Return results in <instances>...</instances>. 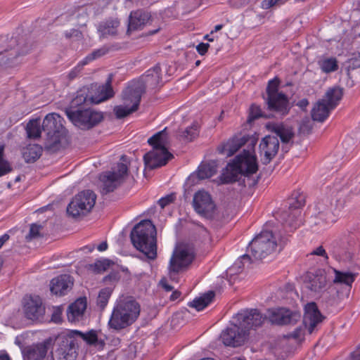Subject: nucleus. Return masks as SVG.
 Returning <instances> with one entry per match:
<instances>
[{"label":"nucleus","instance_id":"f257e3e1","mask_svg":"<svg viewBox=\"0 0 360 360\" xmlns=\"http://www.w3.org/2000/svg\"><path fill=\"white\" fill-rule=\"evenodd\" d=\"M258 139L257 134L241 136L243 146H246V148L243 150V155H237L233 162L227 165L219 176L221 184H229L238 181L239 174L250 176L256 173L258 165L257 158L252 153L255 152Z\"/></svg>","mask_w":360,"mask_h":360},{"label":"nucleus","instance_id":"f03ea898","mask_svg":"<svg viewBox=\"0 0 360 360\" xmlns=\"http://www.w3.org/2000/svg\"><path fill=\"white\" fill-rule=\"evenodd\" d=\"M130 238L134 247L147 259L157 258V231L150 220H143L137 224L130 233Z\"/></svg>","mask_w":360,"mask_h":360},{"label":"nucleus","instance_id":"7ed1b4c3","mask_svg":"<svg viewBox=\"0 0 360 360\" xmlns=\"http://www.w3.org/2000/svg\"><path fill=\"white\" fill-rule=\"evenodd\" d=\"M148 143L153 146V149L143 156L146 168L153 169L160 167L173 158L172 154L167 150L169 141L167 128L155 134L148 140Z\"/></svg>","mask_w":360,"mask_h":360},{"label":"nucleus","instance_id":"20e7f679","mask_svg":"<svg viewBox=\"0 0 360 360\" xmlns=\"http://www.w3.org/2000/svg\"><path fill=\"white\" fill-rule=\"evenodd\" d=\"M140 305L132 297L120 300L114 307L109 321L110 328L120 330L131 325L139 317Z\"/></svg>","mask_w":360,"mask_h":360},{"label":"nucleus","instance_id":"39448f33","mask_svg":"<svg viewBox=\"0 0 360 360\" xmlns=\"http://www.w3.org/2000/svg\"><path fill=\"white\" fill-rule=\"evenodd\" d=\"M35 46L34 41L24 37L12 38L8 47L0 53V68L17 65L25 56L34 50Z\"/></svg>","mask_w":360,"mask_h":360},{"label":"nucleus","instance_id":"423d86ee","mask_svg":"<svg viewBox=\"0 0 360 360\" xmlns=\"http://www.w3.org/2000/svg\"><path fill=\"white\" fill-rule=\"evenodd\" d=\"M287 239L277 236L271 231H265L257 235L249 244L248 250L251 251L252 256L255 259H261L266 257L276 250L277 247L280 250L286 244Z\"/></svg>","mask_w":360,"mask_h":360},{"label":"nucleus","instance_id":"0eeeda50","mask_svg":"<svg viewBox=\"0 0 360 360\" xmlns=\"http://www.w3.org/2000/svg\"><path fill=\"white\" fill-rule=\"evenodd\" d=\"M145 91L141 82L131 81L122 93L123 105L116 106L114 108L117 117L121 119L136 112L139 108L141 96Z\"/></svg>","mask_w":360,"mask_h":360},{"label":"nucleus","instance_id":"6e6552de","mask_svg":"<svg viewBox=\"0 0 360 360\" xmlns=\"http://www.w3.org/2000/svg\"><path fill=\"white\" fill-rule=\"evenodd\" d=\"M193 259L194 252L191 246L186 244L178 245L169 261V278L177 282V274L185 270L191 264Z\"/></svg>","mask_w":360,"mask_h":360},{"label":"nucleus","instance_id":"1a4fd4ad","mask_svg":"<svg viewBox=\"0 0 360 360\" xmlns=\"http://www.w3.org/2000/svg\"><path fill=\"white\" fill-rule=\"evenodd\" d=\"M324 316L321 314L315 302H310L304 307V314L303 316V327L296 328L289 335L294 339H300L303 337L305 332L309 334L313 333L317 330L318 326L322 323Z\"/></svg>","mask_w":360,"mask_h":360},{"label":"nucleus","instance_id":"9d476101","mask_svg":"<svg viewBox=\"0 0 360 360\" xmlns=\"http://www.w3.org/2000/svg\"><path fill=\"white\" fill-rule=\"evenodd\" d=\"M67 117L75 127L82 130L91 129L103 120L102 112L91 108L74 111L70 110Z\"/></svg>","mask_w":360,"mask_h":360},{"label":"nucleus","instance_id":"9b49d317","mask_svg":"<svg viewBox=\"0 0 360 360\" xmlns=\"http://www.w3.org/2000/svg\"><path fill=\"white\" fill-rule=\"evenodd\" d=\"M96 195L91 190H86L77 194L67 207V213L72 218L84 217L94 207Z\"/></svg>","mask_w":360,"mask_h":360},{"label":"nucleus","instance_id":"f8f14e48","mask_svg":"<svg viewBox=\"0 0 360 360\" xmlns=\"http://www.w3.org/2000/svg\"><path fill=\"white\" fill-rule=\"evenodd\" d=\"M120 160L122 162L117 165L116 171L105 172L100 175L99 179L101 183L100 187L102 194H107L116 189L128 175V167L126 155H122Z\"/></svg>","mask_w":360,"mask_h":360},{"label":"nucleus","instance_id":"ddd939ff","mask_svg":"<svg viewBox=\"0 0 360 360\" xmlns=\"http://www.w3.org/2000/svg\"><path fill=\"white\" fill-rule=\"evenodd\" d=\"M62 120L58 114L53 112L48 114L43 120L42 129L48 137L45 148L48 150H55L60 144V134L63 129Z\"/></svg>","mask_w":360,"mask_h":360},{"label":"nucleus","instance_id":"4468645a","mask_svg":"<svg viewBox=\"0 0 360 360\" xmlns=\"http://www.w3.org/2000/svg\"><path fill=\"white\" fill-rule=\"evenodd\" d=\"M329 252L336 260L352 262L357 252L356 240L352 236L335 240L330 244Z\"/></svg>","mask_w":360,"mask_h":360},{"label":"nucleus","instance_id":"2eb2a0df","mask_svg":"<svg viewBox=\"0 0 360 360\" xmlns=\"http://www.w3.org/2000/svg\"><path fill=\"white\" fill-rule=\"evenodd\" d=\"M56 342L58 360H76L79 346L71 330L59 334L56 338Z\"/></svg>","mask_w":360,"mask_h":360},{"label":"nucleus","instance_id":"dca6fc26","mask_svg":"<svg viewBox=\"0 0 360 360\" xmlns=\"http://www.w3.org/2000/svg\"><path fill=\"white\" fill-rule=\"evenodd\" d=\"M335 278L334 284H344L345 286L340 289H336L335 294L328 300L330 305H335L345 297H348L350 293L352 284L355 280L356 274L351 272H345L334 269Z\"/></svg>","mask_w":360,"mask_h":360},{"label":"nucleus","instance_id":"f3484780","mask_svg":"<svg viewBox=\"0 0 360 360\" xmlns=\"http://www.w3.org/2000/svg\"><path fill=\"white\" fill-rule=\"evenodd\" d=\"M248 336L247 330L242 328L238 322L224 330L220 335V339L226 346L236 347L243 345Z\"/></svg>","mask_w":360,"mask_h":360},{"label":"nucleus","instance_id":"a211bd4d","mask_svg":"<svg viewBox=\"0 0 360 360\" xmlns=\"http://www.w3.org/2000/svg\"><path fill=\"white\" fill-rule=\"evenodd\" d=\"M304 285L313 296H319L323 292L326 284V274L323 269H316L314 272H307L304 276Z\"/></svg>","mask_w":360,"mask_h":360},{"label":"nucleus","instance_id":"6ab92c4d","mask_svg":"<svg viewBox=\"0 0 360 360\" xmlns=\"http://www.w3.org/2000/svg\"><path fill=\"white\" fill-rule=\"evenodd\" d=\"M266 319V315H263L256 309L243 311L236 315L237 322L242 328L247 330L248 333L250 330H256L261 327Z\"/></svg>","mask_w":360,"mask_h":360},{"label":"nucleus","instance_id":"aec40b11","mask_svg":"<svg viewBox=\"0 0 360 360\" xmlns=\"http://www.w3.org/2000/svg\"><path fill=\"white\" fill-rule=\"evenodd\" d=\"M195 210L200 215L211 219L215 212V204L211 195L205 191H199L195 193L193 200Z\"/></svg>","mask_w":360,"mask_h":360},{"label":"nucleus","instance_id":"412c9836","mask_svg":"<svg viewBox=\"0 0 360 360\" xmlns=\"http://www.w3.org/2000/svg\"><path fill=\"white\" fill-rule=\"evenodd\" d=\"M264 99L269 112L272 113V117H281L288 114L290 105L285 94H281L276 96H271L270 98L264 96Z\"/></svg>","mask_w":360,"mask_h":360},{"label":"nucleus","instance_id":"4be33fe9","mask_svg":"<svg viewBox=\"0 0 360 360\" xmlns=\"http://www.w3.org/2000/svg\"><path fill=\"white\" fill-rule=\"evenodd\" d=\"M266 316L272 323L278 325L294 324L301 318L297 311L285 308L269 309Z\"/></svg>","mask_w":360,"mask_h":360},{"label":"nucleus","instance_id":"5701e85b","mask_svg":"<svg viewBox=\"0 0 360 360\" xmlns=\"http://www.w3.org/2000/svg\"><path fill=\"white\" fill-rule=\"evenodd\" d=\"M278 149L279 141L276 136L268 135L264 137L259 144L262 163L268 165L276 157Z\"/></svg>","mask_w":360,"mask_h":360},{"label":"nucleus","instance_id":"b1692460","mask_svg":"<svg viewBox=\"0 0 360 360\" xmlns=\"http://www.w3.org/2000/svg\"><path fill=\"white\" fill-rule=\"evenodd\" d=\"M111 76H110L105 84H92L89 86L91 95L90 103L98 104L113 96L114 92L111 86Z\"/></svg>","mask_w":360,"mask_h":360},{"label":"nucleus","instance_id":"393cba45","mask_svg":"<svg viewBox=\"0 0 360 360\" xmlns=\"http://www.w3.org/2000/svg\"><path fill=\"white\" fill-rule=\"evenodd\" d=\"M151 20L149 12L138 9L130 13L129 16L128 28L127 34H130L132 31L142 30Z\"/></svg>","mask_w":360,"mask_h":360},{"label":"nucleus","instance_id":"a878e982","mask_svg":"<svg viewBox=\"0 0 360 360\" xmlns=\"http://www.w3.org/2000/svg\"><path fill=\"white\" fill-rule=\"evenodd\" d=\"M51 343V339H47L43 342L27 346L22 350L24 360H43Z\"/></svg>","mask_w":360,"mask_h":360},{"label":"nucleus","instance_id":"bb28decb","mask_svg":"<svg viewBox=\"0 0 360 360\" xmlns=\"http://www.w3.org/2000/svg\"><path fill=\"white\" fill-rule=\"evenodd\" d=\"M44 311L45 309L39 297H30L25 300L24 312L27 319L37 320L44 315Z\"/></svg>","mask_w":360,"mask_h":360},{"label":"nucleus","instance_id":"cd10ccee","mask_svg":"<svg viewBox=\"0 0 360 360\" xmlns=\"http://www.w3.org/2000/svg\"><path fill=\"white\" fill-rule=\"evenodd\" d=\"M87 301L85 297L78 298L70 304L67 309L68 319L71 323L78 322L82 319L86 309Z\"/></svg>","mask_w":360,"mask_h":360},{"label":"nucleus","instance_id":"c85d7f7f","mask_svg":"<svg viewBox=\"0 0 360 360\" xmlns=\"http://www.w3.org/2000/svg\"><path fill=\"white\" fill-rule=\"evenodd\" d=\"M72 285L73 282L70 276L61 275L52 279L50 290L53 294L61 296L70 290Z\"/></svg>","mask_w":360,"mask_h":360},{"label":"nucleus","instance_id":"c756f323","mask_svg":"<svg viewBox=\"0 0 360 360\" xmlns=\"http://www.w3.org/2000/svg\"><path fill=\"white\" fill-rule=\"evenodd\" d=\"M90 97H91V95L90 94L89 87L84 86L77 91L76 96L72 98L70 106L66 108L65 110L66 116H68V112L70 110L74 111L84 109V108L82 106V105L90 103Z\"/></svg>","mask_w":360,"mask_h":360},{"label":"nucleus","instance_id":"7c9ffc66","mask_svg":"<svg viewBox=\"0 0 360 360\" xmlns=\"http://www.w3.org/2000/svg\"><path fill=\"white\" fill-rule=\"evenodd\" d=\"M267 129L278 136L283 143H288L294 137L295 133L291 127L283 124H268Z\"/></svg>","mask_w":360,"mask_h":360},{"label":"nucleus","instance_id":"2f4dec72","mask_svg":"<svg viewBox=\"0 0 360 360\" xmlns=\"http://www.w3.org/2000/svg\"><path fill=\"white\" fill-rule=\"evenodd\" d=\"M161 68L159 65H155L153 69L146 72L140 79L136 82H141L144 86V90L148 86L151 89H155L161 82Z\"/></svg>","mask_w":360,"mask_h":360},{"label":"nucleus","instance_id":"473e14b6","mask_svg":"<svg viewBox=\"0 0 360 360\" xmlns=\"http://www.w3.org/2000/svg\"><path fill=\"white\" fill-rule=\"evenodd\" d=\"M243 146V142L241 140V136H234L226 142L221 143L217 147V151L219 153L224 155L226 157H231Z\"/></svg>","mask_w":360,"mask_h":360},{"label":"nucleus","instance_id":"72a5a7b5","mask_svg":"<svg viewBox=\"0 0 360 360\" xmlns=\"http://www.w3.org/2000/svg\"><path fill=\"white\" fill-rule=\"evenodd\" d=\"M333 109L325 103V100L318 101L314 105L311 115L314 121L323 122L329 115Z\"/></svg>","mask_w":360,"mask_h":360},{"label":"nucleus","instance_id":"f704fd0d","mask_svg":"<svg viewBox=\"0 0 360 360\" xmlns=\"http://www.w3.org/2000/svg\"><path fill=\"white\" fill-rule=\"evenodd\" d=\"M120 25L118 19H109L106 21L101 22L98 27L101 37H108L115 36L117 34V28Z\"/></svg>","mask_w":360,"mask_h":360},{"label":"nucleus","instance_id":"c9c22d12","mask_svg":"<svg viewBox=\"0 0 360 360\" xmlns=\"http://www.w3.org/2000/svg\"><path fill=\"white\" fill-rule=\"evenodd\" d=\"M343 96V89L340 86L330 88L326 92L322 100H325L333 110L339 104Z\"/></svg>","mask_w":360,"mask_h":360},{"label":"nucleus","instance_id":"e433bc0d","mask_svg":"<svg viewBox=\"0 0 360 360\" xmlns=\"http://www.w3.org/2000/svg\"><path fill=\"white\" fill-rule=\"evenodd\" d=\"M89 18L87 8L84 6L79 7L69 17L70 25L76 27L85 26Z\"/></svg>","mask_w":360,"mask_h":360},{"label":"nucleus","instance_id":"4c0bfd02","mask_svg":"<svg viewBox=\"0 0 360 360\" xmlns=\"http://www.w3.org/2000/svg\"><path fill=\"white\" fill-rule=\"evenodd\" d=\"M217 171V163L216 161H210L202 162L198 167V176L200 179H205L210 178L216 174Z\"/></svg>","mask_w":360,"mask_h":360},{"label":"nucleus","instance_id":"58836bf2","mask_svg":"<svg viewBox=\"0 0 360 360\" xmlns=\"http://www.w3.org/2000/svg\"><path fill=\"white\" fill-rule=\"evenodd\" d=\"M214 296L215 293L214 291H209L202 296L197 297L192 302H190L188 305L190 307L195 308L197 311L202 310L212 301Z\"/></svg>","mask_w":360,"mask_h":360},{"label":"nucleus","instance_id":"ea45409f","mask_svg":"<svg viewBox=\"0 0 360 360\" xmlns=\"http://www.w3.org/2000/svg\"><path fill=\"white\" fill-rule=\"evenodd\" d=\"M42 148L37 145H29L24 148L22 156L27 162H35L41 155Z\"/></svg>","mask_w":360,"mask_h":360},{"label":"nucleus","instance_id":"a19ab883","mask_svg":"<svg viewBox=\"0 0 360 360\" xmlns=\"http://www.w3.org/2000/svg\"><path fill=\"white\" fill-rule=\"evenodd\" d=\"M259 117H264L266 119L271 118L272 113L269 112L266 105L264 107V110H262L259 106L255 104H252L250 107L248 122H252V120Z\"/></svg>","mask_w":360,"mask_h":360},{"label":"nucleus","instance_id":"79ce46f5","mask_svg":"<svg viewBox=\"0 0 360 360\" xmlns=\"http://www.w3.org/2000/svg\"><path fill=\"white\" fill-rule=\"evenodd\" d=\"M347 69L348 71L349 70H354L360 68V53L356 52L351 54L350 57L347 60ZM348 82L347 85L349 87H352L354 86V81L350 79L349 72H347Z\"/></svg>","mask_w":360,"mask_h":360},{"label":"nucleus","instance_id":"37998d69","mask_svg":"<svg viewBox=\"0 0 360 360\" xmlns=\"http://www.w3.org/2000/svg\"><path fill=\"white\" fill-rule=\"evenodd\" d=\"M25 129L30 139H37L41 135L40 122L38 120H30L27 124Z\"/></svg>","mask_w":360,"mask_h":360},{"label":"nucleus","instance_id":"c03bdc74","mask_svg":"<svg viewBox=\"0 0 360 360\" xmlns=\"http://www.w3.org/2000/svg\"><path fill=\"white\" fill-rule=\"evenodd\" d=\"M72 334H73L74 337L81 338L83 340H84L88 345H95L98 341V336L96 332L94 330H90L88 333H82L79 330H71Z\"/></svg>","mask_w":360,"mask_h":360},{"label":"nucleus","instance_id":"a18cd8bd","mask_svg":"<svg viewBox=\"0 0 360 360\" xmlns=\"http://www.w3.org/2000/svg\"><path fill=\"white\" fill-rule=\"evenodd\" d=\"M198 136L197 125L186 128L179 135V139L184 141H191Z\"/></svg>","mask_w":360,"mask_h":360},{"label":"nucleus","instance_id":"49530a36","mask_svg":"<svg viewBox=\"0 0 360 360\" xmlns=\"http://www.w3.org/2000/svg\"><path fill=\"white\" fill-rule=\"evenodd\" d=\"M321 68L324 72H330L338 70V61L334 58H326L320 62Z\"/></svg>","mask_w":360,"mask_h":360},{"label":"nucleus","instance_id":"de8ad7c7","mask_svg":"<svg viewBox=\"0 0 360 360\" xmlns=\"http://www.w3.org/2000/svg\"><path fill=\"white\" fill-rule=\"evenodd\" d=\"M112 293V290L109 288H105L99 292L97 298V304L103 309L107 305L108 300Z\"/></svg>","mask_w":360,"mask_h":360},{"label":"nucleus","instance_id":"09e8293b","mask_svg":"<svg viewBox=\"0 0 360 360\" xmlns=\"http://www.w3.org/2000/svg\"><path fill=\"white\" fill-rule=\"evenodd\" d=\"M4 146H0V176L6 175L12 171L9 162L4 159Z\"/></svg>","mask_w":360,"mask_h":360},{"label":"nucleus","instance_id":"8fccbe9b","mask_svg":"<svg viewBox=\"0 0 360 360\" xmlns=\"http://www.w3.org/2000/svg\"><path fill=\"white\" fill-rule=\"evenodd\" d=\"M279 85V79L277 77L270 80L266 87V97L270 98L271 96H276L282 92H278V87Z\"/></svg>","mask_w":360,"mask_h":360},{"label":"nucleus","instance_id":"3c124183","mask_svg":"<svg viewBox=\"0 0 360 360\" xmlns=\"http://www.w3.org/2000/svg\"><path fill=\"white\" fill-rule=\"evenodd\" d=\"M87 64L86 60L84 59L79 62L77 66H75L73 69L68 75V78L69 80H72L75 79L82 72L83 67Z\"/></svg>","mask_w":360,"mask_h":360},{"label":"nucleus","instance_id":"603ef678","mask_svg":"<svg viewBox=\"0 0 360 360\" xmlns=\"http://www.w3.org/2000/svg\"><path fill=\"white\" fill-rule=\"evenodd\" d=\"M108 51V49L106 47H102L99 49L95 50L91 53L89 54L84 60H86L87 63L94 59L101 57L106 54Z\"/></svg>","mask_w":360,"mask_h":360},{"label":"nucleus","instance_id":"864d4df0","mask_svg":"<svg viewBox=\"0 0 360 360\" xmlns=\"http://www.w3.org/2000/svg\"><path fill=\"white\" fill-rule=\"evenodd\" d=\"M42 229V226L37 225L36 224H32L30 226V229L29 234L26 236V239L27 240H31L32 239L36 238L40 236L39 231Z\"/></svg>","mask_w":360,"mask_h":360},{"label":"nucleus","instance_id":"5fc2aeb1","mask_svg":"<svg viewBox=\"0 0 360 360\" xmlns=\"http://www.w3.org/2000/svg\"><path fill=\"white\" fill-rule=\"evenodd\" d=\"M176 198L175 193H170L158 200V204L161 208H165L169 204L173 202Z\"/></svg>","mask_w":360,"mask_h":360},{"label":"nucleus","instance_id":"6e6d98bb","mask_svg":"<svg viewBox=\"0 0 360 360\" xmlns=\"http://www.w3.org/2000/svg\"><path fill=\"white\" fill-rule=\"evenodd\" d=\"M312 129L311 122L309 118L303 120L300 125V131L302 134H309Z\"/></svg>","mask_w":360,"mask_h":360},{"label":"nucleus","instance_id":"4d7b16f0","mask_svg":"<svg viewBox=\"0 0 360 360\" xmlns=\"http://www.w3.org/2000/svg\"><path fill=\"white\" fill-rule=\"evenodd\" d=\"M110 265L109 260L97 261L94 264V271L97 273L105 271Z\"/></svg>","mask_w":360,"mask_h":360},{"label":"nucleus","instance_id":"13d9d810","mask_svg":"<svg viewBox=\"0 0 360 360\" xmlns=\"http://www.w3.org/2000/svg\"><path fill=\"white\" fill-rule=\"evenodd\" d=\"M285 1V0H264L262 3V6L264 9H269L274 6L283 4Z\"/></svg>","mask_w":360,"mask_h":360},{"label":"nucleus","instance_id":"bf43d9fd","mask_svg":"<svg viewBox=\"0 0 360 360\" xmlns=\"http://www.w3.org/2000/svg\"><path fill=\"white\" fill-rule=\"evenodd\" d=\"M309 255L323 257L326 260L328 259V255L326 250L321 245L315 248L313 251L310 252Z\"/></svg>","mask_w":360,"mask_h":360},{"label":"nucleus","instance_id":"052dcab7","mask_svg":"<svg viewBox=\"0 0 360 360\" xmlns=\"http://www.w3.org/2000/svg\"><path fill=\"white\" fill-rule=\"evenodd\" d=\"M62 309L60 307H56L54 309L51 316V321L55 323H60L62 320Z\"/></svg>","mask_w":360,"mask_h":360},{"label":"nucleus","instance_id":"680f3d73","mask_svg":"<svg viewBox=\"0 0 360 360\" xmlns=\"http://www.w3.org/2000/svg\"><path fill=\"white\" fill-rule=\"evenodd\" d=\"M120 278V275L117 271H112L105 277H104L103 280L105 282H115L119 281Z\"/></svg>","mask_w":360,"mask_h":360},{"label":"nucleus","instance_id":"e2e57ef3","mask_svg":"<svg viewBox=\"0 0 360 360\" xmlns=\"http://www.w3.org/2000/svg\"><path fill=\"white\" fill-rule=\"evenodd\" d=\"M240 259H241V260L237 261L236 263H238V264L237 266L238 271L241 272V271L243 268V261L250 263L252 259H251L250 256L248 254H245L243 256H241Z\"/></svg>","mask_w":360,"mask_h":360},{"label":"nucleus","instance_id":"0e129e2a","mask_svg":"<svg viewBox=\"0 0 360 360\" xmlns=\"http://www.w3.org/2000/svg\"><path fill=\"white\" fill-rule=\"evenodd\" d=\"M209 47V44L200 43L196 46V49L200 55H205Z\"/></svg>","mask_w":360,"mask_h":360},{"label":"nucleus","instance_id":"69168bd1","mask_svg":"<svg viewBox=\"0 0 360 360\" xmlns=\"http://www.w3.org/2000/svg\"><path fill=\"white\" fill-rule=\"evenodd\" d=\"M66 38L76 37L79 38L82 36V33L77 29H72L70 32H65Z\"/></svg>","mask_w":360,"mask_h":360},{"label":"nucleus","instance_id":"338daca9","mask_svg":"<svg viewBox=\"0 0 360 360\" xmlns=\"http://www.w3.org/2000/svg\"><path fill=\"white\" fill-rule=\"evenodd\" d=\"M160 285L166 291L170 292L173 290V287L168 283V281L166 278H163L160 281Z\"/></svg>","mask_w":360,"mask_h":360},{"label":"nucleus","instance_id":"774afa93","mask_svg":"<svg viewBox=\"0 0 360 360\" xmlns=\"http://www.w3.org/2000/svg\"><path fill=\"white\" fill-rule=\"evenodd\" d=\"M238 264V263H235L233 266L229 267L226 271L227 275L233 276L234 274H237L240 273V271H238V268H237Z\"/></svg>","mask_w":360,"mask_h":360}]
</instances>
